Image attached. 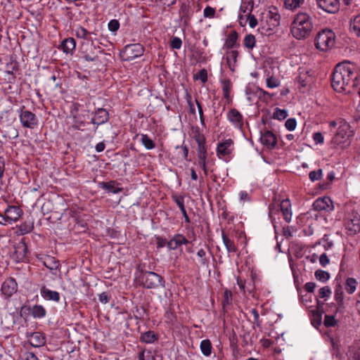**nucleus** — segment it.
<instances>
[{
  "label": "nucleus",
  "instance_id": "27",
  "mask_svg": "<svg viewBox=\"0 0 360 360\" xmlns=\"http://www.w3.org/2000/svg\"><path fill=\"white\" fill-rule=\"evenodd\" d=\"M349 30L355 36L360 37V15H356L350 20Z\"/></svg>",
  "mask_w": 360,
  "mask_h": 360
},
{
  "label": "nucleus",
  "instance_id": "12",
  "mask_svg": "<svg viewBox=\"0 0 360 360\" xmlns=\"http://www.w3.org/2000/svg\"><path fill=\"white\" fill-rule=\"evenodd\" d=\"M1 290L6 297H11L18 290L16 281L12 277L6 278L1 284Z\"/></svg>",
  "mask_w": 360,
  "mask_h": 360
},
{
  "label": "nucleus",
  "instance_id": "33",
  "mask_svg": "<svg viewBox=\"0 0 360 360\" xmlns=\"http://www.w3.org/2000/svg\"><path fill=\"white\" fill-rule=\"evenodd\" d=\"M76 43L73 38H68L63 41L61 48L66 53H72L75 49Z\"/></svg>",
  "mask_w": 360,
  "mask_h": 360
},
{
  "label": "nucleus",
  "instance_id": "20",
  "mask_svg": "<svg viewBox=\"0 0 360 360\" xmlns=\"http://www.w3.org/2000/svg\"><path fill=\"white\" fill-rule=\"evenodd\" d=\"M189 243L188 239L182 234H176L167 243V248L169 250H176L182 245H186Z\"/></svg>",
  "mask_w": 360,
  "mask_h": 360
},
{
  "label": "nucleus",
  "instance_id": "59",
  "mask_svg": "<svg viewBox=\"0 0 360 360\" xmlns=\"http://www.w3.org/2000/svg\"><path fill=\"white\" fill-rule=\"evenodd\" d=\"M182 41L179 37H174L171 41V47L174 49H179L181 47Z\"/></svg>",
  "mask_w": 360,
  "mask_h": 360
},
{
  "label": "nucleus",
  "instance_id": "52",
  "mask_svg": "<svg viewBox=\"0 0 360 360\" xmlns=\"http://www.w3.org/2000/svg\"><path fill=\"white\" fill-rule=\"evenodd\" d=\"M195 79H199L202 83L207 81V72L205 69L200 70L196 75H194Z\"/></svg>",
  "mask_w": 360,
  "mask_h": 360
},
{
  "label": "nucleus",
  "instance_id": "56",
  "mask_svg": "<svg viewBox=\"0 0 360 360\" xmlns=\"http://www.w3.org/2000/svg\"><path fill=\"white\" fill-rule=\"evenodd\" d=\"M296 125H297V122L295 118L288 119L285 123V127L289 131H293L295 129Z\"/></svg>",
  "mask_w": 360,
  "mask_h": 360
},
{
  "label": "nucleus",
  "instance_id": "23",
  "mask_svg": "<svg viewBox=\"0 0 360 360\" xmlns=\"http://www.w3.org/2000/svg\"><path fill=\"white\" fill-rule=\"evenodd\" d=\"M27 252V244L25 241V239H22L15 246V255L16 256V259L22 261L26 257Z\"/></svg>",
  "mask_w": 360,
  "mask_h": 360
},
{
  "label": "nucleus",
  "instance_id": "35",
  "mask_svg": "<svg viewBox=\"0 0 360 360\" xmlns=\"http://www.w3.org/2000/svg\"><path fill=\"white\" fill-rule=\"evenodd\" d=\"M297 79L302 87L307 86L311 82V75H309L307 71H301Z\"/></svg>",
  "mask_w": 360,
  "mask_h": 360
},
{
  "label": "nucleus",
  "instance_id": "15",
  "mask_svg": "<svg viewBox=\"0 0 360 360\" xmlns=\"http://www.w3.org/2000/svg\"><path fill=\"white\" fill-rule=\"evenodd\" d=\"M334 299L337 303L335 307V313L344 314L345 310V305L344 302V292L340 285H338L335 289Z\"/></svg>",
  "mask_w": 360,
  "mask_h": 360
},
{
  "label": "nucleus",
  "instance_id": "13",
  "mask_svg": "<svg viewBox=\"0 0 360 360\" xmlns=\"http://www.w3.org/2000/svg\"><path fill=\"white\" fill-rule=\"evenodd\" d=\"M318 6L328 13H336L340 9L339 0H316Z\"/></svg>",
  "mask_w": 360,
  "mask_h": 360
},
{
  "label": "nucleus",
  "instance_id": "60",
  "mask_svg": "<svg viewBox=\"0 0 360 360\" xmlns=\"http://www.w3.org/2000/svg\"><path fill=\"white\" fill-rule=\"evenodd\" d=\"M120 27V23L117 20H111L108 23V29L111 32L117 31Z\"/></svg>",
  "mask_w": 360,
  "mask_h": 360
},
{
  "label": "nucleus",
  "instance_id": "19",
  "mask_svg": "<svg viewBox=\"0 0 360 360\" xmlns=\"http://www.w3.org/2000/svg\"><path fill=\"white\" fill-rule=\"evenodd\" d=\"M346 229L351 232L352 234H355L360 231V217L357 213H354L352 216L347 219L345 223Z\"/></svg>",
  "mask_w": 360,
  "mask_h": 360
},
{
  "label": "nucleus",
  "instance_id": "10",
  "mask_svg": "<svg viewBox=\"0 0 360 360\" xmlns=\"http://www.w3.org/2000/svg\"><path fill=\"white\" fill-rule=\"evenodd\" d=\"M266 30H273L280 25L281 15L278 9L275 6H270L265 16Z\"/></svg>",
  "mask_w": 360,
  "mask_h": 360
},
{
  "label": "nucleus",
  "instance_id": "32",
  "mask_svg": "<svg viewBox=\"0 0 360 360\" xmlns=\"http://www.w3.org/2000/svg\"><path fill=\"white\" fill-rule=\"evenodd\" d=\"M31 314L34 319H41L46 316V310L42 305L35 304L31 309Z\"/></svg>",
  "mask_w": 360,
  "mask_h": 360
},
{
  "label": "nucleus",
  "instance_id": "37",
  "mask_svg": "<svg viewBox=\"0 0 360 360\" xmlns=\"http://www.w3.org/2000/svg\"><path fill=\"white\" fill-rule=\"evenodd\" d=\"M221 85L224 97L229 101L231 100L230 94L232 88V84L229 79H224L221 81Z\"/></svg>",
  "mask_w": 360,
  "mask_h": 360
},
{
  "label": "nucleus",
  "instance_id": "3",
  "mask_svg": "<svg viewBox=\"0 0 360 360\" xmlns=\"http://www.w3.org/2000/svg\"><path fill=\"white\" fill-rule=\"evenodd\" d=\"M140 285L148 289L164 287V281L162 276L153 271H141L137 277Z\"/></svg>",
  "mask_w": 360,
  "mask_h": 360
},
{
  "label": "nucleus",
  "instance_id": "39",
  "mask_svg": "<svg viewBox=\"0 0 360 360\" xmlns=\"http://www.w3.org/2000/svg\"><path fill=\"white\" fill-rule=\"evenodd\" d=\"M200 347L202 353L205 356H209L211 354L212 347V344H211V342L210 341V340L206 339V340H202L200 342Z\"/></svg>",
  "mask_w": 360,
  "mask_h": 360
},
{
  "label": "nucleus",
  "instance_id": "63",
  "mask_svg": "<svg viewBox=\"0 0 360 360\" xmlns=\"http://www.w3.org/2000/svg\"><path fill=\"white\" fill-rule=\"evenodd\" d=\"M251 314L254 317V322L257 324V326H260V321H259V315L256 309H252L250 311Z\"/></svg>",
  "mask_w": 360,
  "mask_h": 360
},
{
  "label": "nucleus",
  "instance_id": "44",
  "mask_svg": "<svg viewBox=\"0 0 360 360\" xmlns=\"http://www.w3.org/2000/svg\"><path fill=\"white\" fill-rule=\"evenodd\" d=\"M335 314H336L335 313V314H333V315H328V314L325 315V318H324V321H323V323H324L325 326L333 327L337 325L338 321L335 318Z\"/></svg>",
  "mask_w": 360,
  "mask_h": 360
},
{
  "label": "nucleus",
  "instance_id": "36",
  "mask_svg": "<svg viewBox=\"0 0 360 360\" xmlns=\"http://www.w3.org/2000/svg\"><path fill=\"white\" fill-rule=\"evenodd\" d=\"M44 265L49 269L53 271L59 267V262L53 257L47 256L44 260Z\"/></svg>",
  "mask_w": 360,
  "mask_h": 360
},
{
  "label": "nucleus",
  "instance_id": "34",
  "mask_svg": "<svg viewBox=\"0 0 360 360\" xmlns=\"http://www.w3.org/2000/svg\"><path fill=\"white\" fill-rule=\"evenodd\" d=\"M195 141L198 143V156L207 155L205 137L202 135H198L195 137Z\"/></svg>",
  "mask_w": 360,
  "mask_h": 360
},
{
  "label": "nucleus",
  "instance_id": "45",
  "mask_svg": "<svg viewBox=\"0 0 360 360\" xmlns=\"http://www.w3.org/2000/svg\"><path fill=\"white\" fill-rule=\"evenodd\" d=\"M314 275L316 278L321 282H326L330 278V274L327 271L321 269L316 270Z\"/></svg>",
  "mask_w": 360,
  "mask_h": 360
},
{
  "label": "nucleus",
  "instance_id": "7",
  "mask_svg": "<svg viewBox=\"0 0 360 360\" xmlns=\"http://www.w3.org/2000/svg\"><path fill=\"white\" fill-rule=\"evenodd\" d=\"M143 51V47L140 44H128L121 51L120 56L122 60L130 61L141 56Z\"/></svg>",
  "mask_w": 360,
  "mask_h": 360
},
{
  "label": "nucleus",
  "instance_id": "25",
  "mask_svg": "<svg viewBox=\"0 0 360 360\" xmlns=\"http://www.w3.org/2000/svg\"><path fill=\"white\" fill-rule=\"evenodd\" d=\"M323 304V302H321L319 300H317V309L311 311V322L313 324L316 323L317 325H320L321 323L323 312L321 311V309H322Z\"/></svg>",
  "mask_w": 360,
  "mask_h": 360
},
{
  "label": "nucleus",
  "instance_id": "50",
  "mask_svg": "<svg viewBox=\"0 0 360 360\" xmlns=\"http://www.w3.org/2000/svg\"><path fill=\"white\" fill-rule=\"evenodd\" d=\"M323 172L321 169H319L317 170L311 171L309 174V179L314 182L321 179L322 177Z\"/></svg>",
  "mask_w": 360,
  "mask_h": 360
},
{
  "label": "nucleus",
  "instance_id": "47",
  "mask_svg": "<svg viewBox=\"0 0 360 360\" xmlns=\"http://www.w3.org/2000/svg\"><path fill=\"white\" fill-rule=\"evenodd\" d=\"M331 295V290L328 286H324L319 290V297L327 300Z\"/></svg>",
  "mask_w": 360,
  "mask_h": 360
},
{
  "label": "nucleus",
  "instance_id": "28",
  "mask_svg": "<svg viewBox=\"0 0 360 360\" xmlns=\"http://www.w3.org/2000/svg\"><path fill=\"white\" fill-rule=\"evenodd\" d=\"M34 229V222L32 220L25 221L18 226V233L25 235L30 233Z\"/></svg>",
  "mask_w": 360,
  "mask_h": 360
},
{
  "label": "nucleus",
  "instance_id": "22",
  "mask_svg": "<svg viewBox=\"0 0 360 360\" xmlns=\"http://www.w3.org/2000/svg\"><path fill=\"white\" fill-rule=\"evenodd\" d=\"M30 344L34 347H39L45 345L46 339L43 334L39 332L33 333L30 335L29 340Z\"/></svg>",
  "mask_w": 360,
  "mask_h": 360
},
{
  "label": "nucleus",
  "instance_id": "31",
  "mask_svg": "<svg viewBox=\"0 0 360 360\" xmlns=\"http://www.w3.org/2000/svg\"><path fill=\"white\" fill-rule=\"evenodd\" d=\"M75 35L77 37L83 39L85 41H90L93 39V35H95V34L87 31L82 27H79L75 30Z\"/></svg>",
  "mask_w": 360,
  "mask_h": 360
},
{
  "label": "nucleus",
  "instance_id": "51",
  "mask_svg": "<svg viewBox=\"0 0 360 360\" xmlns=\"http://www.w3.org/2000/svg\"><path fill=\"white\" fill-rule=\"evenodd\" d=\"M266 83L267 87L271 89L278 87L280 85L279 79L273 76L266 78Z\"/></svg>",
  "mask_w": 360,
  "mask_h": 360
},
{
  "label": "nucleus",
  "instance_id": "17",
  "mask_svg": "<svg viewBox=\"0 0 360 360\" xmlns=\"http://www.w3.org/2000/svg\"><path fill=\"white\" fill-rule=\"evenodd\" d=\"M109 120V113L104 108H98L94 116L91 120V123L97 126L106 123Z\"/></svg>",
  "mask_w": 360,
  "mask_h": 360
},
{
  "label": "nucleus",
  "instance_id": "8",
  "mask_svg": "<svg viewBox=\"0 0 360 360\" xmlns=\"http://www.w3.org/2000/svg\"><path fill=\"white\" fill-rule=\"evenodd\" d=\"M19 120L25 128L33 129L39 124V120L36 115L28 110H25L24 106L19 112Z\"/></svg>",
  "mask_w": 360,
  "mask_h": 360
},
{
  "label": "nucleus",
  "instance_id": "55",
  "mask_svg": "<svg viewBox=\"0 0 360 360\" xmlns=\"http://www.w3.org/2000/svg\"><path fill=\"white\" fill-rule=\"evenodd\" d=\"M172 199L176 203L181 210L185 209L184 198L181 195H172Z\"/></svg>",
  "mask_w": 360,
  "mask_h": 360
},
{
  "label": "nucleus",
  "instance_id": "14",
  "mask_svg": "<svg viewBox=\"0 0 360 360\" xmlns=\"http://www.w3.org/2000/svg\"><path fill=\"white\" fill-rule=\"evenodd\" d=\"M313 208L316 211L330 212L334 210L333 201L329 197L319 198L313 203Z\"/></svg>",
  "mask_w": 360,
  "mask_h": 360
},
{
  "label": "nucleus",
  "instance_id": "18",
  "mask_svg": "<svg viewBox=\"0 0 360 360\" xmlns=\"http://www.w3.org/2000/svg\"><path fill=\"white\" fill-rule=\"evenodd\" d=\"M260 142L268 148H273L277 143L276 135L271 131L266 130L261 133Z\"/></svg>",
  "mask_w": 360,
  "mask_h": 360
},
{
  "label": "nucleus",
  "instance_id": "58",
  "mask_svg": "<svg viewBox=\"0 0 360 360\" xmlns=\"http://www.w3.org/2000/svg\"><path fill=\"white\" fill-rule=\"evenodd\" d=\"M203 15L205 18H214L215 15V9L210 6H206L203 11Z\"/></svg>",
  "mask_w": 360,
  "mask_h": 360
},
{
  "label": "nucleus",
  "instance_id": "53",
  "mask_svg": "<svg viewBox=\"0 0 360 360\" xmlns=\"http://www.w3.org/2000/svg\"><path fill=\"white\" fill-rule=\"evenodd\" d=\"M198 165L202 169L204 174L205 176H207V168L206 165L207 155H200L198 156Z\"/></svg>",
  "mask_w": 360,
  "mask_h": 360
},
{
  "label": "nucleus",
  "instance_id": "61",
  "mask_svg": "<svg viewBox=\"0 0 360 360\" xmlns=\"http://www.w3.org/2000/svg\"><path fill=\"white\" fill-rule=\"evenodd\" d=\"M22 360H39L37 356L31 352H26L22 356Z\"/></svg>",
  "mask_w": 360,
  "mask_h": 360
},
{
  "label": "nucleus",
  "instance_id": "11",
  "mask_svg": "<svg viewBox=\"0 0 360 360\" xmlns=\"http://www.w3.org/2000/svg\"><path fill=\"white\" fill-rule=\"evenodd\" d=\"M22 210L18 206H8L4 211L7 225L16 222L22 215Z\"/></svg>",
  "mask_w": 360,
  "mask_h": 360
},
{
  "label": "nucleus",
  "instance_id": "41",
  "mask_svg": "<svg viewBox=\"0 0 360 360\" xmlns=\"http://www.w3.org/2000/svg\"><path fill=\"white\" fill-rule=\"evenodd\" d=\"M141 143L148 150L153 149L155 147L153 141L146 134L141 135Z\"/></svg>",
  "mask_w": 360,
  "mask_h": 360
},
{
  "label": "nucleus",
  "instance_id": "6",
  "mask_svg": "<svg viewBox=\"0 0 360 360\" xmlns=\"http://www.w3.org/2000/svg\"><path fill=\"white\" fill-rule=\"evenodd\" d=\"M278 210H281L283 218L286 222H290L292 219V211L291 204L288 199L283 200L280 204L271 203L269 207V214L270 217H273L274 214H276Z\"/></svg>",
  "mask_w": 360,
  "mask_h": 360
},
{
  "label": "nucleus",
  "instance_id": "54",
  "mask_svg": "<svg viewBox=\"0 0 360 360\" xmlns=\"http://www.w3.org/2000/svg\"><path fill=\"white\" fill-rule=\"evenodd\" d=\"M197 255L200 258V263L201 265H202V266L208 265V263H209L208 260L205 257L206 252L203 249H200V250H198V252H197Z\"/></svg>",
  "mask_w": 360,
  "mask_h": 360
},
{
  "label": "nucleus",
  "instance_id": "40",
  "mask_svg": "<svg viewBox=\"0 0 360 360\" xmlns=\"http://www.w3.org/2000/svg\"><path fill=\"white\" fill-rule=\"evenodd\" d=\"M304 0H285L284 6L285 8L293 11L300 7Z\"/></svg>",
  "mask_w": 360,
  "mask_h": 360
},
{
  "label": "nucleus",
  "instance_id": "46",
  "mask_svg": "<svg viewBox=\"0 0 360 360\" xmlns=\"http://www.w3.org/2000/svg\"><path fill=\"white\" fill-rule=\"evenodd\" d=\"M102 188L113 193H118L121 191V188H116L115 186V182L110 181V182H103L101 183Z\"/></svg>",
  "mask_w": 360,
  "mask_h": 360
},
{
  "label": "nucleus",
  "instance_id": "43",
  "mask_svg": "<svg viewBox=\"0 0 360 360\" xmlns=\"http://www.w3.org/2000/svg\"><path fill=\"white\" fill-rule=\"evenodd\" d=\"M255 36L251 34L246 35L243 40L245 47L249 49H252L255 46Z\"/></svg>",
  "mask_w": 360,
  "mask_h": 360
},
{
  "label": "nucleus",
  "instance_id": "4",
  "mask_svg": "<svg viewBox=\"0 0 360 360\" xmlns=\"http://www.w3.org/2000/svg\"><path fill=\"white\" fill-rule=\"evenodd\" d=\"M335 41V33L330 30H323L315 38V46L317 49L326 51L334 46Z\"/></svg>",
  "mask_w": 360,
  "mask_h": 360
},
{
  "label": "nucleus",
  "instance_id": "9",
  "mask_svg": "<svg viewBox=\"0 0 360 360\" xmlns=\"http://www.w3.org/2000/svg\"><path fill=\"white\" fill-rule=\"evenodd\" d=\"M349 125L343 123L338 127V131L333 138V143L336 145H349V138L352 135Z\"/></svg>",
  "mask_w": 360,
  "mask_h": 360
},
{
  "label": "nucleus",
  "instance_id": "64",
  "mask_svg": "<svg viewBox=\"0 0 360 360\" xmlns=\"http://www.w3.org/2000/svg\"><path fill=\"white\" fill-rule=\"evenodd\" d=\"M314 141L316 143H323V136L321 132H316L313 136Z\"/></svg>",
  "mask_w": 360,
  "mask_h": 360
},
{
  "label": "nucleus",
  "instance_id": "1",
  "mask_svg": "<svg viewBox=\"0 0 360 360\" xmlns=\"http://www.w3.org/2000/svg\"><path fill=\"white\" fill-rule=\"evenodd\" d=\"M357 74L350 63H341L336 65L332 77V87L335 91L349 94L358 85Z\"/></svg>",
  "mask_w": 360,
  "mask_h": 360
},
{
  "label": "nucleus",
  "instance_id": "48",
  "mask_svg": "<svg viewBox=\"0 0 360 360\" xmlns=\"http://www.w3.org/2000/svg\"><path fill=\"white\" fill-rule=\"evenodd\" d=\"M317 243L319 245H322L326 250L330 249L333 246V241L329 240V238L327 235H325L323 238L321 240H320Z\"/></svg>",
  "mask_w": 360,
  "mask_h": 360
},
{
  "label": "nucleus",
  "instance_id": "57",
  "mask_svg": "<svg viewBox=\"0 0 360 360\" xmlns=\"http://www.w3.org/2000/svg\"><path fill=\"white\" fill-rule=\"evenodd\" d=\"M247 22H248L249 26L251 28L255 27L258 24L257 19L255 18L254 15H252L251 13H249L247 15Z\"/></svg>",
  "mask_w": 360,
  "mask_h": 360
},
{
  "label": "nucleus",
  "instance_id": "29",
  "mask_svg": "<svg viewBox=\"0 0 360 360\" xmlns=\"http://www.w3.org/2000/svg\"><path fill=\"white\" fill-rule=\"evenodd\" d=\"M223 243L229 252L234 253L237 251V247L233 240H231L224 231L221 233Z\"/></svg>",
  "mask_w": 360,
  "mask_h": 360
},
{
  "label": "nucleus",
  "instance_id": "42",
  "mask_svg": "<svg viewBox=\"0 0 360 360\" xmlns=\"http://www.w3.org/2000/svg\"><path fill=\"white\" fill-rule=\"evenodd\" d=\"M141 340L146 343H152L156 340L155 335L152 331L143 333L140 338Z\"/></svg>",
  "mask_w": 360,
  "mask_h": 360
},
{
  "label": "nucleus",
  "instance_id": "38",
  "mask_svg": "<svg viewBox=\"0 0 360 360\" xmlns=\"http://www.w3.org/2000/svg\"><path fill=\"white\" fill-rule=\"evenodd\" d=\"M357 285V281L354 278H347L345 283V289L349 294H353Z\"/></svg>",
  "mask_w": 360,
  "mask_h": 360
},
{
  "label": "nucleus",
  "instance_id": "2",
  "mask_svg": "<svg viewBox=\"0 0 360 360\" xmlns=\"http://www.w3.org/2000/svg\"><path fill=\"white\" fill-rule=\"evenodd\" d=\"M314 28L313 19L308 13L299 12L294 18L291 24L290 32L297 39H304L309 37Z\"/></svg>",
  "mask_w": 360,
  "mask_h": 360
},
{
  "label": "nucleus",
  "instance_id": "30",
  "mask_svg": "<svg viewBox=\"0 0 360 360\" xmlns=\"http://www.w3.org/2000/svg\"><path fill=\"white\" fill-rule=\"evenodd\" d=\"M237 41H238V34L236 31L231 32L224 44V46L228 49H231L236 46L237 45Z\"/></svg>",
  "mask_w": 360,
  "mask_h": 360
},
{
  "label": "nucleus",
  "instance_id": "62",
  "mask_svg": "<svg viewBox=\"0 0 360 360\" xmlns=\"http://www.w3.org/2000/svg\"><path fill=\"white\" fill-rule=\"evenodd\" d=\"M319 261L322 266H326L330 262V259H328L326 253H323L320 255V257H319Z\"/></svg>",
  "mask_w": 360,
  "mask_h": 360
},
{
  "label": "nucleus",
  "instance_id": "16",
  "mask_svg": "<svg viewBox=\"0 0 360 360\" xmlns=\"http://www.w3.org/2000/svg\"><path fill=\"white\" fill-rule=\"evenodd\" d=\"M233 141L232 139H229L217 145V154L219 158L230 155L233 150Z\"/></svg>",
  "mask_w": 360,
  "mask_h": 360
},
{
  "label": "nucleus",
  "instance_id": "5",
  "mask_svg": "<svg viewBox=\"0 0 360 360\" xmlns=\"http://www.w3.org/2000/svg\"><path fill=\"white\" fill-rule=\"evenodd\" d=\"M103 50L96 46L94 40L84 41L81 44V52L87 61H96L98 58L99 54L102 53Z\"/></svg>",
  "mask_w": 360,
  "mask_h": 360
},
{
  "label": "nucleus",
  "instance_id": "24",
  "mask_svg": "<svg viewBox=\"0 0 360 360\" xmlns=\"http://www.w3.org/2000/svg\"><path fill=\"white\" fill-rule=\"evenodd\" d=\"M227 117L236 127H240L243 125V116L236 109L233 108L229 110Z\"/></svg>",
  "mask_w": 360,
  "mask_h": 360
},
{
  "label": "nucleus",
  "instance_id": "21",
  "mask_svg": "<svg viewBox=\"0 0 360 360\" xmlns=\"http://www.w3.org/2000/svg\"><path fill=\"white\" fill-rule=\"evenodd\" d=\"M40 294L41 297L46 300L58 302L60 300L59 292L49 290L46 285H42L41 287Z\"/></svg>",
  "mask_w": 360,
  "mask_h": 360
},
{
  "label": "nucleus",
  "instance_id": "26",
  "mask_svg": "<svg viewBox=\"0 0 360 360\" xmlns=\"http://www.w3.org/2000/svg\"><path fill=\"white\" fill-rule=\"evenodd\" d=\"M238 56V52L235 50H231L226 53V61L229 65V68L231 70L233 71L236 68V64L237 63V58Z\"/></svg>",
  "mask_w": 360,
  "mask_h": 360
},
{
  "label": "nucleus",
  "instance_id": "49",
  "mask_svg": "<svg viewBox=\"0 0 360 360\" xmlns=\"http://www.w3.org/2000/svg\"><path fill=\"white\" fill-rule=\"evenodd\" d=\"M288 116V112L285 110L276 108L274 112V118L278 120H283Z\"/></svg>",
  "mask_w": 360,
  "mask_h": 360
}]
</instances>
